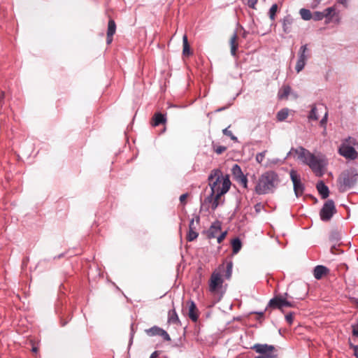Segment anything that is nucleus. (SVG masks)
I'll list each match as a JSON object with an SVG mask.
<instances>
[{"instance_id":"38","label":"nucleus","mask_w":358,"mask_h":358,"mask_svg":"<svg viewBox=\"0 0 358 358\" xmlns=\"http://www.w3.org/2000/svg\"><path fill=\"white\" fill-rule=\"evenodd\" d=\"M223 134L226 136H229L232 140H236V137L234 136L231 131L229 128H226L223 130Z\"/></svg>"},{"instance_id":"15","label":"nucleus","mask_w":358,"mask_h":358,"mask_svg":"<svg viewBox=\"0 0 358 358\" xmlns=\"http://www.w3.org/2000/svg\"><path fill=\"white\" fill-rule=\"evenodd\" d=\"M116 31V24L113 19H110L108 24L106 42L110 44L113 41V36Z\"/></svg>"},{"instance_id":"44","label":"nucleus","mask_w":358,"mask_h":358,"mask_svg":"<svg viewBox=\"0 0 358 358\" xmlns=\"http://www.w3.org/2000/svg\"><path fill=\"white\" fill-rule=\"evenodd\" d=\"M327 121V113L326 112L325 114H324V117L320 121L321 126L325 127Z\"/></svg>"},{"instance_id":"48","label":"nucleus","mask_w":358,"mask_h":358,"mask_svg":"<svg viewBox=\"0 0 358 358\" xmlns=\"http://www.w3.org/2000/svg\"><path fill=\"white\" fill-rule=\"evenodd\" d=\"M158 356V352L157 351L154 352L150 358H156Z\"/></svg>"},{"instance_id":"41","label":"nucleus","mask_w":358,"mask_h":358,"mask_svg":"<svg viewBox=\"0 0 358 358\" xmlns=\"http://www.w3.org/2000/svg\"><path fill=\"white\" fill-rule=\"evenodd\" d=\"M227 234V231H224L220 234V236H217V240L218 243H221L223 240L225 238Z\"/></svg>"},{"instance_id":"51","label":"nucleus","mask_w":358,"mask_h":358,"mask_svg":"<svg viewBox=\"0 0 358 358\" xmlns=\"http://www.w3.org/2000/svg\"><path fill=\"white\" fill-rule=\"evenodd\" d=\"M32 351H33V352H37V348L34 347V348H32Z\"/></svg>"},{"instance_id":"20","label":"nucleus","mask_w":358,"mask_h":358,"mask_svg":"<svg viewBox=\"0 0 358 358\" xmlns=\"http://www.w3.org/2000/svg\"><path fill=\"white\" fill-rule=\"evenodd\" d=\"M166 119L165 116L160 113H157L154 115V116L152 119L151 124L153 127H157L161 124H164L166 122Z\"/></svg>"},{"instance_id":"22","label":"nucleus","mask_w":358,"mask_h":358,"mask_svg":"<svg viewBox=\"0 0 358 358\" xmlns=\"http://www.w3.org/2000/svg\"><path fill=\"white\" fill-rule=\"evenodd\" d=\"M197 312H198V310H197V308H196L195 303L192 301L189 306L188 315H189V318L194 322H196L198 320L199 315H198Z\"/></svg>"},{"instance_id":"52","label":"nucleus","mask_w":358,"mask_h":358,"mask_svg":"<svg viewBox=\"0 0 358 358\" xmlns=\"http://www.w3.org/2000/svg\"><path fill=\"white\" fill-rule=\"evenodd\" d=\"M3 96H4V93H3V92H2V94H1V97H2V98H3Z\"/></svg>"},{"instance_id":"28","label":"nucleus","mask_w":358,"mask_h":358,"mask_svg":"<svg viewBox=\"0 0 358 358\" xmlns=\"http://www.w3.org/2000/svg\"><path fill=\"white\" fill-rule=\"evenodd\" d=\"M231 173L236 180L244 176L241 167L238 164H234L232 166Z\"/></svg>"},{"instance_id":"53","label":"nucleus","mask_w":358,"mask_h":358,"mask_svg":"<svg viewBox=\"0 0 358 358\" xmlns=\"http://www.w3.org/2000/svg\"><path fill=\"white\" fill-rule=\"evenodd\" d=\"M357 322H358V319H357Z\"/></svg>"},{"instance_id":"7","label":"nucleus","mask_w":358,"mask_h":358,"mask_svg":"<svg viewBox=\"0 0 358 358\" xmlns=\"http://www.w3.org/2000/svg\"><path fill=\"white\" fill-rule=\"evenodd\" d=\"M336 212L334 201L327 200L320 210V215L322 221H329Z\"/></svg>"},{"instance_id":"42","label":"nucleus","mask_w":358,"mask_h":358,"mask_svg":"<svg viewBox=\"0 0 358 358\" xmlns=\"http://www.w3.org/2000/svg\"><path fill=\"white\" fill-rule=\"evenodd\" d=\"M331 252L332 254L334 255H337V254H339L340 252V250L339 249L336 247V243H334V245H333L331 248Z\"/></svg>"},{"instance_id":"40","label":"nucleus","mask_w":358,"mask_h":358,"mask_svg":"<svg viewBox=\"0 0 358 358\" xmlns=\"http://www.w3.org/2000/svg\"><path fill=\"white\" fill-rule=\"evenodd\" d=\"M285 320L289 324H292L294 320V314L290 313L285 315Z\"/></svg>"},{"instance_id":"17","label":"nucleus","mask_w":358,"mask_h":358,"mask_svg":"<svg viewBox=\"0 0 358 358\" xmlns=\"http://www.w3.org/2000/svg\"><path fill=\"white\" fill-rule=\"evenodd\" d=\"M221 231V224L220 222H215L212 224L207 232L208 238H213L217 237V235Z\"/></svg>"},{"instance_id":"23","label":"nucleus","mask_w":358,"mask_h":358,"mask_svg":"<svg viewBox=\"0 0 358 358\" xmlns=\"http://www.w3.org/2000/svg\"><path fill=\"white\" fill-rule=\"evenodd\" d=\"M229 43L231 47V53L233 56H235L238 46V35L236 33H234L231 37Z\"/></svg>"},{"instance_id":"47","label":"nucleus","mask_w":358,"mask_h":358,"mask_svg":"<svg viewBox=\"0 0 358 358\" xmlns=\"http://www.w3.org/2000/svg\"><path fill=\"white\" fill-rule=\"evenodd\" d=\"M277 355H260L258 357H256L255 358H276Z\"/></svg>"},{"instance_id":"2","label":"nucleus","mask_w":358,"mask_h":358,"mask_svg":"<svg viewBox=\"0 0 358 358\" xmlns=\"http://www.w3.org/2000/svg\"><path fill=\"white\" fill-rule=\"evenodd\" d=\"M292 153L296 154L300 160L308 165L317 176H320L323 174V169L325 165L323 159L318 158L303 147L292 149L289 154Z\"/></svg>"},{"instance_id":"34","label":"nucleus","mask_w":358,"mask_h":358,"mask_svg":"<svg viewBox=\"0 0 358 358\" xmlns=\"http://www.w3.org/2000/svg\"><path fill=\"white\" fill-rule=\"evenodd\" d=\"M317 107L315 106H313L312 107V109H311V110L310 112V114H309V116H308L309 119L315 120L318 119V115H317Z\"/></svg>"},{"instance_id":"8","label":"nucleus","mask_w":358,"mask_h":358,"mask_svg":"<svg viewBox=\"0 0 358 358\" xmlns=\"http://www.w3.org/2000/svg\"><path fill=\"white\" fill-rule=\"evenodd\" d=\"M289 175L293 182L294 193L296 196L299 197V196H301L303 192V185L301 181L300 176L295 170H291Z\"/></svg>"},{"instance_id":"33","label":"nucleus","mask_w":358,"mask_h":358,"mask_svg":"<svg viewBox=\"0 0 358 358\" xmlns=\"http://www.w3.org/2000/svg\"><path fill=\"white\" fill-rule=\"evenodd\" d=\"M288 116V110L282 109L277 113V118L279 121L285 120Z\"/></svg>"},{"instance_id":"18","label":"nucleus","mask_w":358,"mask_h":358,"mask_svg":"<svg viewBox=\"0 0 358 358\" xmlns=\"http://www.w3.org/2000/svg\"><path fill=\"white\" fill-rule=\"evenodd\" d=\"M293 18L290 15H287L282 19V29L285 33H289L292 31Z\"/></svg>"},{"instance_id":"13","label":"nucleus","mask_w":358,"mask_h":358,"mask_svg":"<svg viewBox=\"0 0 358 358\" xmlns=\"http://www.w3.org/2000/svg\"><path fill=\"white\" fill-rule=\"evenodd\" d=\"M269 306L274 308L282 309L284 306L292 307V304L288 301L286 298H283L281 296H277L270 300Z\"/></svg>"},{"instance_id":"6","label":"nucleus","mask_w":358,"mask_h":358,"mask_svg":"<svg viewBox=\"0 0 358 358\" xmlns=\"http://www.w3.org/2000/svg\"><path fill=\"white\" fill-rule=\"evenodd\" d=\"M231 182L229 180V177L228 175H226V177L222 180V189L219 190V192H215V194L213 196L212 199H209V196L206 199L208 202L211 203V208L215 210L217 206H219V201L221 196L226 194L229 189H230Z\"/></svg>"},{"instance_id":"31","label":"nucleus","mask_w":358,"mask_h":358,"mask_svg":"<svg viewBox=\"0 0 358 358\" xmlns=\"http://www.w3.org/2000/svg\"><path fill=\"white\" fill-rule=\"evenodd\" d=\"M300 14L302 19L305 20H309L312 18V14L308 9L302 8L300 10Z\"/></svg>"},{"instance_id":"32","label":"nucleus","mask_w":358,"mask_h":358,"mask_svg":"<svg viewBox=\"0 0 358 358\" xmlns=\"http://www.w3.org/2000/svg\"><path fill=\"white\" fill-rule=\"evenodd\" d=\"M278 11V5L276 3H274L272 5L269 10V18L271 20L273 21L275 18V15Z\"/></svg>"},{"instance_id":"1","label":"nucleus","mask_w":358,"mask_h":358,"mask_svg":"<svg viewBox=\"0 0 358 358\" xmlns=\"http://www.w3.org/2000/svg\"><path fill=\"white\" fill-rule=\"evenodd\" d=\"M280 182V178L275 172L268 171L259 177L255 191L259 195L273 193L279 185Z\"/></svg>"},{"instance_id":"5","label":"nucleus","mask_w":358,"mask_h":358,"mask_svg":"<svg viewBox=\"0 0 358 358\" xmlns=\"http://www.w3.org/2000/svg\"><path fill=\"white\" fill-rule=\"evenodd\" d=\"M226 177L223 176L220 169H215L211 171L208 176L209 186L211 189V193L209 196V199H212L215 192H219L222 189V180Z\"/></svg>"},{"instance_id":"19","label":"nucleus","mask_w":358,"mask_h":358,"mask_svg":"<svg viewBox=\"0 0 358 358\" xmlns=\"http://www.w3.org/2000/svg\"><path fill=\"white\" fill-rule=\"evenodd\" d=\"M316 187L322 199H327L329 196V188L322 181L319 182Z\"/></svg>"},{"instance_id":"10","label":"nucleus","mask_w":358,"mask_h":358,"mask_svg":"<svg viewBox=\"0 0 358 358\" xmlns=\"http://www.w3.org/2000/svg\"><path fill=\"white\" fill-rule=\"evenodd\" d=\"M256 352L262 355H277L276 350L273 345L267 344H255L251 348Z\"/></svg>"},{"instance_id":"12","label":"nucleus","mask_w":358,"mask_h":358,"mask_svg":"<svg viewBox=\"0 0 358 358\" xmlns=\"http://www.w3.org/2000/svg\"><path fill=\"white\" fill-rule=\"evenodd\" d=\"M307 50V45H302L299 50V59L296 64V70L298 73L304 68L306 61L308 59V56L306 55Z\"/></svg>"},{"instance_id":"45","label":"nucleus","mask_w":358,"mask_h":358,"mask_svg":"<svg viewBox=\"0 0 358 358\" xmlns=\"http://www.w3.org/2000/svg\"><path fill=\"white\" fill-rule=\"evenodd\" d=\"M187 196H188L187 194H183L180 195V201L182 203H186V199L187 198Z\"/></svg>"},{"instance_id":"11","label":"nucleus","mask_w":358,"mask_h":358,"mask_svg":"<svg viewBox=\"0 0 358 358\" xmlns=\"http://www.w3.org/2000/svg\"><path fill=\"white\" fill-rule=\"evenodd\" d=\"M223 283V280L221 277V275L214 271L210 276L209 280V290L210 292H215L219 287L222 286Z\"/></svg>"},{"instance_id":"35","label":"nucleus","mask_w":358,"mask_h":358,"mask_svg":"<svg viewBox=\"0 0 358 358\" xmlns=\"http://www.w3.org/2000/svg\"><path fill=\"white\" fill-rule=\"evenodd\" d=\"M213 150L217 155H221L227 150V147L223 145H213Z\"/></svg>"},{"instance_id":"3","label":"nucleus","mask_w":358,"mask_h":358,"mask_svg":"<svg viewBox=\"0 0 358 358\" xmlns=\"http://www.w3.org/2000/svg\"><path fill=\"white\" fill-rule=\"evenodd\" d=\"M357 145H358L357 140L354 137L348 136L341 141L338 153L347 160H355L358 158V152L355 149Z\"/></svg>"},{"instance_id":"29","label":"nucleus","mask_w":358,"mask_h":358,"mask_svg":"<svg viewBox=\"0 0 358 358\" xmlns=\"http://www.w3.org/2000/svg\"><path fill=\"white\" fill-rule=\"evenodd\" d=\"M341 234L339 231L334 230L330 233L329 240L332 243H336L337 242H338L341 240Z\"/></svg>"},{"instance_id":"39","label":"nucleus","mask_w":358,"mask_h":358,"mask_svg":"<svg viewBox=\"0 0 358 358\" xmlns=\"http://www.w3.org/2000/svg\"><path fill=\"white\" fill-rule=\"evenodd\" d=\"M352 333L354 336L358 337V322L352 325Z\"/></svg>"},{"instance_id":"24","label":"nucleus","mask_w":358,"mask_h":358,"mask_svg":"<svg viewBox=\"0 0 358 358\" xmlns=\"http://www.w3.org/2000/svg\"><path fill=\"white\" fill-rule=\"evenodd\" d=\"M291 87L288 85L282 86L278 92V97L280 99H287L288 95L290 94Z\"/></svg>"},{"instance_id":"27","label":"nucleus","mask_w":358,"mask_h":358,"mask_svg":"<svg viewBox=\"0 0 358 358\" xmlns=\"http://www.w3.org/2000/svg\"><path fill=\"white\" fill-rule=\"evenodd\" d=\"M232 251L234 254H237L241 249L242 243L238 238L231 241Z\"/></svg>"},{"instance_id":"30","label":"nucleus","mask_w":358,"mask_h":358,"mask_svg":"<svg viewBox=\"0 0 358 358\" xmlns=\"http://www.w3.org/2000/svg\"><path fill=\"white\" fill-rule=\"evenodd\" d=\"M233 262L231 261L227 262L226 265V271L224 276L227 279H229L232 274Z\"/></svg>"},{"instance_id":"14","label":"nucleus","mask_w":358,"mask_h":358,"mask_svg":"<svg viewBox=\"0 0 358 358\" xmlns=\"http://www.w3.org/2000/svg\"><path fill=\"white\" fill-rule=\"evenodd\" d=\"M146 334L150 336H160L165 341H171V338L168 333L162 328H159L157 326H154L148 329L145 330Z\"/></svg>"},{"instance_id":"16","label":"nucleus","mask_w":358,"mask_h":358,"mask_svg":"<svg viewBox=\"0 0 358 358\" xmlns=\"http://www.w3.org/2000/svg\"><path fill=\"white\" fill-rule=\"evenodd\" d=\"M329 272V269L324 266L318 265L315 267L313 271L314 277L317 280L322 279L324 276L327 275Z\"/></svg>"},{"instance_id":"21","label":"nucleus","mask_w":358,"mask_h":358,"mask_svg":"<svg viewBox=\"0 0 358 358\" xmlns=\"http://www.w3.org/2000/svg\"><path fill=\"white\" fill-rule=\"evenodd\" d=\"M336 8L335 6L329 7L324 10L323 12L321 13V17H315V20H320L324 17L332 18V17L335 15Z\"/></svg>"},{"instance_id":"49","label":"nucleus","mask_w":358,"mask_h":358,"mask_svg":"<svg viewBox=\"0 0 358 358\" xmlns=\"http://www.w3.org/2000/svg\"><path fill=\"white\" fill-rule=\"evenodd\" d=\"M321 17V13L320 12H315L314 13V19L315 20V17Z\"/></svg>"},{"instance_id":"37","label":"nucleus","mask_w":358,"mask_h":358,"mask_svg":"<svg viewBox=\"0 0 358 358\" xmlns=\"http://www.w3.org/2000/svg\"><path fill=\"white\" fill-rule=\"evenodd\" d=\"M236 180L238 181V182L243 185L245 188L247 187V184H248V179L246 178V176H242L241 178L237 179Z\"/></svg>"},{"instance_id":"43","label":"nucleus","mask_w":358,"mask_h":358,"mask_svg":"<svg viewBox=\"0 0 358 358\" xmlns=\"http://www.w3.org/2000/svg\"><path fill=\"white\" fill-rule=\"evenodd\" d=\"M257 3V0H248V5L250 8H255V5Z\"/></svg>"},{"instance_id":"36","label":"nucleus","mask_w":358,"mask_h":358,"mask_svg":"<svg viewBox=\"0 0 358 358\" xmlns=\"http://www.w3.org/2000/svg\"><path fill=\"white\" fill-rule=\"evenodd\" d=\"M266 151H264L262 152H259L258 154H257L256 155V161L259 163V164H262L263 160L264 159V157H265V155H266Z\"/></svg>"},{"instance_id":"26","label":"nucleus","mask_w":358,"mask_h":358,"mask_svg":"<svg viewBox=\"0 0 358 358\" xmlns=\"http://www.w3.org/2000/svg\"><path fill=\"white\" fill-rule=\"evenodd\" d=\"M182 43H183L182 55L184 56L188 57L192 54V52L190 51V46L188 43L187 35L183 36Z\"/></svg>"},{"instance_id":"4","label":"nucleus","mask_w":358,"mask_h":358,"mask_svg":"<svg viewBox=\"0 0 358 358\" xmlns=\"http://www.w3.org/2000/svg\"><path fill=\"white\" fill-rule=\"evenodd\" d=\"M358 180V172L355 169L343 171L338 178L339 192H344L355 185Z\"/></svg>"},{"instance_id":"9","label":"nucleus","mask_w":358,"mask_h":358,"mask_svg":"<svg viewBox=\"0 0 358 358\" xmlns=\"http://www.w3.org/2000/svg\"><path fill=\"white\" fill-rule=\"evenodd\" d=\"M199 222H200V218L199 216H196L195 220L194 218H192L190 220L189 224V231H188V233L187 234V237H186L187 241H189V242L193 241L195 239H196V238L198 237L199 234L197 232V229L199 225Z\"/></svg>"},{"instance_id":"46","label":"nucleus","mask_w":358,"mask_h":358,"mask_svg":"<svg viewBox=\"0 0 358 358\" xmlns=\"http://www.w3.org/2000/svg\"><path fill=\"white\" fill-rule=\"evenodd\" d=\"M349 0H337V2L342 4L345 8H348Z\"/></svg>"},{"instance_id":"50","label":"nucleus","mask_w":358,"mask_h":358,"mask_svg":"<svg viewBox=\"0 0 358 358\" xmlns=\"http://www.w3.org/2000/svg\"><path fill=\"white\" fill-rule=\"evenodd\" d=\"M357 350H358V348L357 347H355V355L357 356Z\"/></svg>"},{"instance_id":"25","label":"nucleus","mask_w":358,"mask_h":358,"mask_svg":"<svg viewBox=\"0 0 358 358\" xmlns=\"http://www.w3.org/2000/svg\"><path fill=\"white\" fill-rule=\"evenodd\" d=\"M168 322L172 324H178L180 322L178 316L175 308L170 310L168 313Z\"/></svg>"}]
</instances>
